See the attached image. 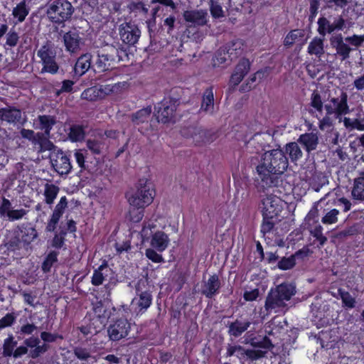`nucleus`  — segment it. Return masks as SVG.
Listing matches in <instances>:
<instances>
[{
	"mask_svg": "<svg viewBox=\"0 0 364 364\" xmlns=\"http://www.w3.org/2000/svg\"><path fill=\"white\" fill-rule=\"evenodd\" d=\"M288 159L281 149H273L262 154L261 161L257 166L258 178L270 185L273 181L272 175L282 174L288 168Z\"/></svg>",
	"mask_w": 364,
	"mask_h": 364,
	"instance_id": "1",
	"label": "nucleus"
},
{
	"mask_svg": "<svg viewBox=\"0 0 364 364\" xmlns=\"http://www.w3.org/2000/svg\"><path fill=\"white\" fill-rule=\"evenodd\" d=\"M127 198L131 208L139 210L136 215H131V220L135 223L139 222L144 216L143 209L150 205L154 199L151 183L146 178L140 179L136 191L128 195Z\"/></svg>",
	"mask_w": 364,
	"mask_h": 364,
	"instance_id": "2",
	"label": "nucleus"
},
{
	"mask_svg": "<svg viewBox=\"0 0 364 364\" xmlns=\"http://www.w3.org/2000/svg\"><path fill=\"white\" fill-rule=\"evenodd\" d=\"M295 292V287L289 283L281 284L274 289H271L265 301L266 311L269 313L284 311L287 306L286 302L290 300Z\"/></svg>",
	"mask_w": 364,
	"mask_h": 364,
	"instance_id": "3",
	"label": "nucleus"
},
{
	"mask_svg": "<svg viewBox=\"0 0 364 364\" xmlns=\"http://www.w3.org/2000/svg\"><path fill=\"white\" fill-rule=\"evenodd\" d=\"M119 50L113 46H107L97 51V55L93 67L100 72H104L112 68L117 63L122 60Z\"/></svg>",
	"mask_w": 364,
	"mask_h": 364,
	"instance_id": "4",
	"label": "nucleus"
},
{
	"mask_svg": "<svg viewBox=\"0 0 364 364\" xmlns=\"http://www.w3.org/2000/svg\"><path fill=\"white\" fill-rule=\"evenodd\" d=\"M328 115H334L336 119L342 120V116L349 113L348 95L341 91L337 97H331L324 105Z\"/></svg>",
	"mask_w": 364,
	"mask_h": 364,
	"instance_id": "5",
	"label": "nucleus"
},
{
	"mask_svg": "<svg viewBox=\"0 0 364 364\" xmlns=\"http://www.w3.org/2000/svg\"><path fill=\"white\" fill-rule=\"evenodd\" d=\"M73 14V6L67 0H55L50 4L47 14L52 21L62 23Z\"/></svg>",
	"mask_w": 364,
	"mask_h": 364,
	"instance_id": "6",
	"label": "nucleus"
},
{
	"mask_svg": "<svg viewBox=\"0 0 364 364\" xmlns=\"http://www.w3.org/2000/svg\"><path fill=\"white\" fill-rule=\"evenodd\" d=\"M284 201L273 193H268L262 199V213L265 218L272 219L282 210Z\"/></svg>",
	"mask_w": 364,
	"mask_h": 364,
	"instance_id": "7",
	"label": "nucleus"
},
{
	"mask_svg": "<svg viewBox=\"0 0 364 364\" xmlns=\"http://www.w3.org/2000/svg\"><path fill=\"white\" fill-rule=\"evenodd\" d=\"M318 32L321 36L326 34L333 33L335 31H343L346 28H350L351 25L349 23L347 26L346 20L342 16L335 18L333 21L331 22L324 17L318 19Z\"/></svg>",
	"mask_w": 364,
	"mask_h": 364,
	"instance_id": "8",
	"label": "nucleus"
},
{
	"mask_svg": "<svg viewBox=\"0 0 364 364\" xmlns=\"http://www.w3.org/2000/svg\"><path fill=\"white\" fill-rule=\"evenodd\" d=\"M154 114L158 122L168 123L174 118V113L176 109V102L171 100L165 99L159 102L155 107Z\"/></svg>",
	"mask_w": 364,
	"mask_h": 364,
	"instance_id": "9",
	"label": "nucleus"
},
{
	"mask_svg": "<svg viewBox=\"0 0 364 364\" xmlns=\"http://www.w3.org/2000/svg\"><path fill=\"white\" fill-rule=\"evenodd\" d=\"M244 50V45L241 40H237L228 44L223 50H220L216 57L218 63H223L228 59L232 60L240 55Z\"/></svg>",
	"mask_w": 364,
	"mask_h": 364,
	"instance_id": "10",
	"label": "nucleus"
},
{
	"mask_svg": "<svg viewBox=\"0 0 364 364\" xmlns=\"http://www.w3.org/2000/svg\"><path fill=\"white\" fill-rule=\"evenodd\" d=\"M131 328V324L126 318H119L108 328V335L112 341H119L126 337Z\"/></svg>",
	"mask_w": 364,
	"mask_h": 364,
	"instance_id": "11",
	"label": "nucleus"
},
{
	"mask_svg": "<svg viewBox=\"0 0 364 364\" xmlns=\"http://www.w3.org/2000/svg\"><path fill=\"white\" fill-rule=\"evenodd\" d=\"M141 32L139 29L133 24L124 23L119 27V35L121 40L129 45H134L139 40Z\"/></svg>",
	"mask_w": 364,
	"mask_h": 364,
	"instance_id": "12",
	"label": "nucleus"
},
{
	"mask_svg": "<svg viewBox=\"0 0 364 364\" xmlns=\"http://www.w3.org/2000/svg\"><path fill=\"white\" fill-rule=\"evenodd\" d=\"M228 353L230 355H235L237 357L240 358L247 356L251 360H257L264 357L267 353V350L264 348H254L252 349L245 350L241 346H235L230 347L228 349Z\"/></svg>",
	"mask_w": 364,
	"mask_h": 364,
	"instance_id": "13",
	"label": "nucleus"
},
{
	"mask_svg": "<svg viewBox=\"0 0 364 364\" xmlns=\"http://www.w3.org/2000/svg\"><path fill=\"white\" fill-rule=\"evenodd\" d=\"M52 165L59 174H68L72 168L70 159L63 152L58 151L50 156Z\"/></svg>",
	"mask_w": 364,
	"mask_h": 364,
	"instance_id": "14",
	"label": "nucleus"
},
{
	"mask_svg": "<svg viewBox=\"0 0 364 364\" xmlns=\"http://www.w3.org/2000/svg\"><path fill=\"white\" fill-rule=\"evenodd\" d=\"M330 43L333 48L336 51V54L341 58L342 60H345L350 57L352 48L346 43L343 41L342 34H336L330 38Z\"/></svg>",
	"mask_w": 364,
	"mask_h": 364,
	"instance_id": "15",
	"label": "nucleus"
},
{
	"mask_svg": "<svg viewBox=\"0 0 364 364\" xmlns=\"http://www.w3.org/2000/svg\"><path fill=\"white\" fill-rule=\"evenodd\" d=\"M185 21L193 26H204L208 22V15L204 10H188L183 13Z\"/></svg>",
	"mask_w": 364,
	"mask_h": 364,
	"instance_id": "16",
	"label": "nucleus"
},
{
	"mask_svg": "<svg viewBox=\"0 0 364 364\" xmlns=\"http://www.w3.org/2000/svg\"><path fill=\"white\" fill-rule=\"evenodd\" d=\"M22 119V112L14 107L6 106L0 108V120L9 124L20 122Z\"/></svg>",
	"mask_w": 364,
	"mask_h": 364,
	"instance_id": "17",
	"label": "nucleus"
},
{
	"mask_svg": "<svg viewBox=\"0 0 364 364\" xmlns=\"http://www.w3.org/2000/svg\"><path fill=\"white\" fill-rule=\"evenodd\" d=\"M250 63L247 59H242L235 67L231 75L230 82L233 86L237 85L250 70Z\"/></svg>",
	"mask_w": 364,
	"mask_h": 364,
	"instance_id": "18",
	"label": "nucleus"
},
{
	"mask_svg": "<svg viewBox=\"0 0 364 364\" xmlns=\"http://www.w3.org/2000/svg\"><path fill=\"white\" fill-rule=\"evenodd\" d=\"M38 237L36 230L33 227H22L17 235L18 247H25L29 245Z\"/></svg>",
	"mask_w": 364,
	"mask_h": 364,
	"instance_id": "19",
	"label": "nucleus"
},
{
	"mask_svg": "<svg viewBox=\"0 0 364 364\" xmlns=\"http://www.w3.org/2000/svg\"><path fill=\"white\" fill-rule=\"evenodd\" d=\"M151 295L148 291H142L135 296L132 301V308L138 312L146 311L151 305Z\"/></svg>",
	"mask_w": 364,
	"mask_h": 364,
	"instance_id": "20",
	"label": "nucleus"
},
{
	"mask_svg": "<svg viewBox=\"0 0 364 364\" xmlns=\"http://www.w3.org/2000/svg\"><path fill=\"white\" fill-rule=\"evenodd\" d=\"M66 50L70 53H76L80 50L81 38L79 34L74 31H69L63 36Z\"/></svg>",
	"mask_w": 364,
	"mask_h": 364,
	"instance_id": "21",
	"label": "nucleus"
},
{
	"mask_svg": "<svg viewBox=\"0 0 364 364\" xmlns=\"http://www.w3.org/2000/svg\"><path fill=\"white\" fill-rule=\"evenodd\" d=\"M170 242L168 235L162 231H157L152 235L151 245L159 252L164 251Z\"/></svg>",
	"mask_w": 364,
	"mask_h": 364,
	"instance_id": "22",
	"label": "nucleus"
},
{
	"mask_svg": "<svg viewBox=\"0 0 364 364\" xmlns=\"http://www.w3.org/2000/svg\"><path fill=\"white\" fill-rule=\"evenodd\" d=\"M298 141L302 144L306 151L310 152L316 149L318 144V136L317 134L311 132L301 134Z\"/></svg>",
	"mask_w": 364,
	"mask_h": 364,
	"instance_id": "23",
	"label": "nucleus"
},
{
	"mask_svg": "<svg viewBox=\"0 0 364 364\" xmlns=\"http://www.w3.org/2000/svg\"><path fill=\"white\" fill-rule=\"evenodd\" d=\"M220 283L218 277L215 274L212 275L204 283L202 287V293L207 297H212L219 289Z\"/></svg>",
	"mask_w": 364,
	"mask_h": 364,
	"instance_id": "24",
	"label": "nucleus"
},
{
	"mask_svg": "<svg viewBox=\"0 0 364 364\" xmlns=\"http://www.w3.org/2000/svg\"><path fill=\"white\" fill-rule=\"evenodd\" d=\"M200 110L209 114L215 112L214 95L211 88L207 89L203 93Z\"/></svg>",
	"mask_w": 364,
	"mask_h": 364,
	"instance_id": "25",
	"label": "nucleus"
},
{
	"mask_svg": "<svg viewBox=\"0 0 364 364\" xmlns=\"http://www.w3.org/2000/svg\"><path fill=\"white\" fill-rule=\"evenodd\" d=\"M92 56L89 53L81 55L77 60L74 71L79 76L84 75L91 67Z\"/></svg>",
	"mask_w": 364,
	"mask_h": 364,
	"instance_id": "26",
	"label": "nucleus"
},
{
	"mask_svg": "<svg viewBox=\"0 0 364 364\" xmlns=\"http://www.w3.org/2000/svg\"><path fill=\"white\" fill-rule=\"evenodd\" d=\"M55 122L54 118L51 116L40 115L34 120L33 124L36 129L44 130L46 134H49Z\"/></svg>",
	"mask_w": 364,
	"mask_h": 364,
	"instance_id": "27",
	"label": "nucleus"
},
{
	"mask_svg": "<svg viewBox=\"0 0 364 364\" xmlns=\"http://www.w3.org/2000/svg\"><path fill=\"white\" fill-rule=\"evenodd\" d=\"M112 274L111 269L107 265H101L95 269L92 277V284L99 286L107 280L108 276Z\"/></svg>",
	"mask_w": 364,
	"mask_h": 364,
	"instance_id": "28",
	"label": "nucleus"
},
{
	"mask_svg": "<svg viewBox=\"0 0 364 364\" xmlns=\"http://www.w3.org/2000/svg\"><path fill=\"white\" fill-rule=\"evenodd\" d=\"M306 41L304 38V33L301 30H293L290 31L285 37L284 41V46H291L294 43H299L303 46Z\"/></svg>",
	"mask_w": 364,
	"mask_h": 364,
	"instance_id": "29",
	"label": "nucleus"
},
{
	"mask_svg": "<svg viewBox=\"0 0 364 364\" xmlns=\"http://www.w3.org/2000/svg\"><path fill=\"white\" fill-rule=\"evenodd\" d=\"M24 343L28 347L35 348L31 351V355L33 358L38 357L40 354L47 350V346L46 344L40 346V340L36 337H30L29 338L26 339Z\"/></svg>",
	"mask_w": 364,
	"mask_h": 364,
	"instance_id": "30",
	"label": "nucleus"
},
{
	"mask_svg": "<svg viewBox=\"0 0 364 364\" xmlns=\"http://www.w3.org/2000/svg\"><path fill=\"white\" fill-rule=\"evenodd\" d=\"M59 193V188L53 184L46 183L44 186L43 196L45 202L48 205H52Z\"/></svg>",
	"mask_w": 364,
	"mask_h": 364,
	"instance_id": "31",
	"label": "nucleus"
},
{
	"mask_svg": "<svg viewBox=\"0 0 364 364\" xmlns=\"http://www.w3.org/2000/svg\"><path fill=\"white\" fill-rule=\"evenodd\" d=\"M250 321H242L236 320L229 326V333L233 336L237 337L245 332L250 326Z\"/></svg>",
	"mask_w": 364,
	"mask_h": 364,
	"instance_id": "32",
	"label": "nucleus"
},
{
	"mask_svg": "<svg viewBox=\"0 0 364 364\" xmlns=\"http://www.w3.org/2000/svg\"><path fill=\"white\" fill-rule=\"evenodd\" d=\"M29 13V9L25 1L18 4L12 11L13 16L17 19L15 23L23 22Z\"/></svg>",
	"mask_w": 364,
	"mask_h": 364,
	"instance_id": "33",
	"label": "nucleus"
},
{
	"mask_svg": "<svg viewBox=\"0 0 364 364\" xmlns=\"http://www.w3.org/2000/svg\"><path fill=\"white\" fill-rule=\"evenodd\" d=\"M37 55L41 58L43 64L48 63L55 58V53L48 45L42 46L38 50Z\"/></svg>",
	"mask_w": 364,
	"mask_h": 364,
	"instance_id": "34",
	"label": "nucleus"
},
{
	"mask_svg": "<svg viewBox=\"0 0 364 364\" xmlns=\"http://www.w3.org/2000/svg\"><path fill=\"white\" fill-rule=\"evenodd\" d=\"M285 151L289 154L292 161H296L303 156L299 146L296 142H291L287 144L285 146Z\"/></svg>",
	"mask_w": 364,
	"mask_h": 364,
	"instance_id": "35",
	"label": "nucleus"
},
{
	"mask_svg": "<svg viewBox=\"0 0 364 364\" xmlns=\"http://www.w3.org/2000/svg\"><path fill=\"white\" fill-rule=\"evenodd\" d=\"M352 196L355 200H364V179L363 178L355 179Z\"/></svg>",
	"mask_w": 364,
	"mask_h": 364,
	"instance_id": "36",
	"label": "nucleus"
},
{
	"mask_svg": "<svg viewBox=\"0 0 364 364\" xmlns=\"http://www.w3.org/2000/svg\"><path fill=\"white\" fill-rule=\"evenodd\" d=\"M323 52V40L318 38H314L309 45L308 53L311 55L321 56Z\"/></svg>",
	"mask_w": 364,
	"mask_h": 364,
	"instance_id": "37",
	"label": "nucleus"
},
{
	"mask_svg": "<svg viewBox=\"0 0 364 364\" xmlns=\"http://www.w3.org/2000/svg\"><path fill=\"white\" fill-rule=\"evenodd\" d=\"M338 294L342 300L343 306L348 309H353L355 306V299L348 292L343 289H339Z\"/></svg>",
	"mask_w": 364,
	"mask_h": 364,
	"instance_id": "38",
	"label": "nucleus"
},
{
	"mask_svg": "<svg viewBox=\"0 0 364 364\" xmlns=\"http://www.w3.org/2000/svg\"><path fill=\"white\" fill-rule=\"evenodd\" d=\"M343 124L346 129H357L358 131H364V120L360 119H350L344 117L342 119Z\"/></svg>",
	"mask_w": 364,
	"mask_h": 364,
	"instance_id": "39",
	"label": "nucleus"
},
{
	"mask_svg": "<svg viewBox=\"0 0 364 364\" xmlns=\"http://www.w3.org/2000/svg\"><path fill=\"white\" fill-rule=\"evenodd\" d=\"M93 311L97 318L102 326L105 325L107 315H106V309L101 302L96 303L93 306Z\"/></svg>",
	"mask_w": 364,
	"mask_h": 364,
	"instance_id": "40",
	"label": "nucleus"
},
{
	"mask_svg": "<svg viewBox=\"0 0 364 364\" xmlns=\"http://www.w3.org/2000/svg\"><path fill=\"white\" fill-rule=\"evenodd\" d=\"M151 113V107H146L144 109H141L136 112L132 117V120L136 124H140L144 123L145 122H147L149 119L150 114Z\"/></svg>",
	"mask_w": 364,
	"mask_h": 364,
	"instance_id": "41",
	"label": "nucleus"
},
{
	"mask_svg": "<svg viewBox=\"0 0 364 364\" xmlns=\"http://www.w3.org/2000/svg\"><path fill=\"white\" fill-rule=\"evenodd\" d=\"M311 107L316 111L321 113L323 108V102L320 93L314 91L311 95Z\"/></svg>",
	"mask_w": 364,
	"mask_h": 364,
	"instance_id": "42",
	"label": "nucleus"
},
{
	"mask_svg": "<svg viewBox=\"0 0 364 364\" xmlns=\"http://www.w3.org/2000/svg\"><path fill=\"white\" fill-rule=\"evenodd\" d=\"M209 6L210 14L213 18H219L225 16V12L218 1L215 0H210Z\"/></svg>",
	"mask_w": 364,
	"mask_h": 364,
	"instance_id": "43",
	"label": "nucleus"
},
{
	"mask_svg": "<svg viewBox=\"0 0 364 364\" xmlns=\"http://www.w3.org/2000/svg\"><path fill=\"white\" fill-rule=\"evenodd\" d=\"M100 92L98 87H91L84 90L81 94V97L82 99L94 101L101 98Z\"/></svg>",
	"mask_w": 364,
	"mask_h": 364,
	"instance_id": "44",
	"label": "nucleus"
},
{
	"mask_svg": "<svg viewBox=\"0 0 364 364\" xmlns=\"http://www.w3.org/2000/svg\"><path fill=\"white\" fill-rule=\"evenodd\" d=\"M17 342L14 341L13 336H10L9 338L4 340L3 346V354L5 356L12 355L14 348L16 346Z\"/></svg>",
	"mask_w": 364,
	"mask_h": 364,
	"instance_id": "45",
	"label": "nucleus"
},
{
	"mask_svg": "<svg viewBox=\"0 0 364 364\" xmlns=\"http://www.w3.org/2000/svg\"><path fill=\"white\" fill-rule=\"evenodd\" d=\"M69 137L73 141H79L84 139L85 132L80 126H73L70 129Z\"/></svg>",
	"mask_w": 364,
	"mask_h": 364,
	"instance_id": "46",
	"label": "nucleus"
},
{
	"mask_svg": "<svg viewBox=\"0 0 364 364\" xmlns=\"http://www.w3.org/2000/svg\"><path fill=\"white\" fill-rule=\"evenodd\" d=\"M338 210L332 209L325 214V215L321 219V222L325 225L334 224L338 221Z\"/></svg>",
	"mask_w": 364,
	"mask_h": 364,
	"instance_id": "47",
	"label": "nucleus"
},
{
	"mask_svg": "<svg viewBox=\"0 0 364 364\" xmlns=\"http://www.w3.org/2000/svg\"><path fill=\"white\" fill-rule=\"evenodd\" d=\"M11 209L12 204L11 201L6 198H3L0 204V218L6 219L9 215Z\"/></svg>",
	"mask_w": 364,
	"mask_h": 364,
	"instance_id": "48",
	"label": "nucleus"
},
{
	"mask_svg": "<svg viewBox=\"0 0 364 364\" xmlns=\"http://www.w3.org/2000/svg\"><path fill=\"white\" fill-rule=\"evenodd\" d=\"M58 254L55 252H50L43 263L42 269L43 272H47L50 270L53 264L57 262Z\"/></svg>",
	"mask_w": 364,
	"mask_h": 364,
	"instance_id": "49",
	"label": "nucleus"
},
{
	"mask_svg": "<svg viewBox=\"0 0 364 364\" xmlns=\"http://www.w3.org/2000/svg\"><path fill=\"white\" fill-rule=\"evenodd\" d=\"M28 210L23 208L11 209L9 215L6 218L9 221L19 220L28 214Z\"/></svg>",
	"mask_w": 364,
	"mask_h": 364,
	"instance_id": "50",
	"label": "nucleus"
},
{
	"mask_svg": "<svg viewBox=\"0 0 364 364\" xmlns=\"http://www.w3.org/2000/svg\"><path fill=\"white\" fill-rule=\"evenodd\" d=\"M260 137L259 134H255L253 138H252L247 144V148L251 153H255L258 154H261L264 151V148L262 145H259L258 147H255V150H253V146L255 143L259 141V138Z\"/></svg>",
	"mask_w": 364,
	"mask_h": 364,
	"instance_id": "51",
	"label": "nucleus"
},
{
	"mask_svg": "<svg viewBox=\"0 0 364 364\" xmlns=\"http://www.w3.org/2000/svg\"><path fill=\"white\" fill-rule=\"evenodd\" d=\"M156 228V225L152 221L145 223L141 231V235L143 240H148L153 233V230Z\"/></svg>",
	"mask_w": 364,
	"mask_h": 364,
	"instance_id": "52",
	"label": "nucleus"
},
{
	"mask_svg": "<svg viewBox=\"0 0 364 364\" xmlns=\"http://www.w3.org/2000/svg\"><path fill=\"white\" fill-rule=\"evenodd\" d=\"M346 42L348 43L352 46L358 48L364 43V35L354 34L350 36H347L345 38Z\"/></svg>",
	"mask_w": 364,
	"mask_h": 364,
	"instance_id": "53",
	"label": "nucleus"
},
{
	"mask_svg": "<svg viewBox=\"0 0 364 364\" xmlns=\"http://www.w3.org/2000/svg\"><path fill=\"white\" fill-rule=\"evenodd\" d=\"M87 146L94 154H100L104 147L102 143L95 139H88Z\"/></svg>",
	"mask_w": 364,
	"mask_h": 364,
	"instance_id": "54",
	"label": "nucleus"
},
{
	"mask_svg": "<svg viewBox=\"0 0 364 364\" xmlns=\"http://www.w3.org/2000/svg\"><path fill=\"white\" fill-rule=\"evenodd\" d=\"M311 233L319 241L321 245H323L327 240V238L323 235V228L320 225H316L311 231Z\"/></svg>",
	"mask_w": 364,
	"mask_h": 364,
	"instance_id": "55",
	"label": "nucleus"
},
{
	"mask_svg": "<svg viewBox=\"0 0 364 364\" xmlns=\"http://www.w3.org/2000/svg\"><path fill=\"white\" fill-rule=\"evenodd\" d=\"M295 265V259L293 256L288 258H283L278 263V267L283 270L292 268Z\"/></svg>",
	"mask_w": 364,
	"mask_h": 364,
	"instance_id": "56",
	"label": "nucleus"
},
{
	"mask_svg": "<svg viewBox=\"0 0 364 364\" xmlns=\"http://www.w3.org/2000/svg\"><path fill=\"white\" fill-rule=\"evenodd\" d=\"M146 256L152 262L156 263H160L164 262L163 257L158 254L154 249L148 248L145 252Z\"/></svg>",
	"mask_w": 364,
	"mask_h": 364,
	"instance_id": "57",
	"label": "nucleus"
},
{
	"mask_svg": "<svg viewBox=\"0 0 364 364\" xmlns=\"http://www.w3.org/2000/svg\"><path fill=\"white\" fill-rule=\"evenodd\" d=\"M43 65L41 73L55 74L58 70V65H57L55 59L48 63L43 64Z\"/></svg>",
	"mask_w": 364,
	"mask_h": 364,
	"instance_id": "58",
	"label": "nucleus"
},
{
	"mask_svg": "<svg viewBox=\"0 0 364 364\" xmlns=\"http://www.w3.org/2000/svg\"><path fill=\"white\" fill-rule=\"evenodd\" d=\"M68 205L67 198L65 196H63L60 198V201L56 205L53 213H57L58 215L62 216L65 209L66 208Z\"/></svg>",
	"mask_w": 364,
	"mask_h": 364,
	"instance_id": "59",
	"label": "nucleus"
},
{
	"mask_svg": "<svg viewBox=\"0 0 364 364\" xmlns=\"http://www.w3.org/2000/svg\"><path fill=\"white\" fill-rule=\"evenodd\" d=\"M16 320V316L13 314H7L0 319V328H4L10 326Z\"/></svg>",
	"mask_w": 364,
	"mask_h": 364,
	"instance_id": "60",
	"label": "nucleus"
},
{
	"mask_svg": "<svg viewBox=\"0 0 364 364\" xmlns=\"http://www.w3.org/2000/svg\"><path fill=\"white\" fill-rule=\"evenodd\" d=\"M331 115H328L326 114V116L323 117L320 121L318 124L319 128L323 130H328L330 129L333 126V120L330 117Z\"/></svg>",
	"mask_w": 364,
	"mask_h": 364,
	"instance_id": "61",
	"label": "nucleus"
},
{
	"mask_svg": "<svg viewBox=\"0 0 364 364\" xmlns=\"http://www.w3.org/2000/svg\"><path fill=\"white\" fill-rule=\"evenodd\" d=\"M117 88V85H100L98 87L100 92V95H101V98H103L106 95H108L112 93L115 89Z\"/></svg>",
	"mask_w": 364,
	"mask_h": 364,
	"instance_id": "62",
	"label": "nucleus"
},
{
	"mask_svg": "<svg viewBox=\"0 0 364 364\" xmlns=\"http://www.w3.org/2000/svg\"><path fill=\"white\" fill-rule=\"evenodd\" d=\"M75 356L82 360H87L91 357L90 353L86 348H76L74 350Z\"/></svg>",
	"mask_w": 364,
	"mask_h": 364,
	"instance_id": "63",
	"label": "nucleus"
},
{
	"mask_svg": "<svg viewBox=\"0 0 364 364\" xmlns=\"http://www.w3.org/2000/svg\"><path fill=\"white\" fill-rule=\"evenodd\" d=\"M65 232H60L59 234H56L51 242V245L55 248H60L64 244V236Z\"/></svg>",
	"mask_w": 364,
	"mask_h": 364,
	"instance_id": "64",
	"label": "nucleus"
}]
</instances>
